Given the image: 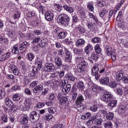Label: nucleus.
Masks as SVG:
<instances>
[{
	"label": "nucleus",
	"instance_id": "obj_52",
	"mask_svg": "<svg viewBox=\"0 0 128 128\" xmlns=\"http://www.w3.org/2000/svg\"><path fill=\"white\" fill-rule=\"evenodd\" d=\"M20 14L19 12H15V13L13 14L12 16L14 20H18L20 18Z\"/></svg>",
	"mask_w": 128,
	"mask_h": 128
},
{
	"label": "nucleus",
	"instance_id": "obj_55",
	"mask_svg": "<svg viewBox=\"0 0 128 128\" xmlns=\"http://www.w3.org/2000/svg\"><path fill=\"white\" fill-rule=\"evenodd\" d=\"M28 60L32 62L34 58V54L32 53H30L28 54Z\"/></svg>",
	"mask_w": 128,
	"mask_h": 128
},
{
	"label": "nucleus",
	"instance_id": "obj_9",
	"mask_svg": "<svg viewBox=\"0 0 128 128\" xmlns=\"http://www.w3.org/2000/svg\"><path fill=\"white\" fill-rule=\"evenodd\" d=\"M25 108H23V110L26 112V110H30V108L32 106V98H30L26 100L24 103Z\"/></svg>",
	"mask_w": 128,
	"mask_h": 128
},
{
	"label": "nucleus",
	"instance_id": "obj_57",
	"mask_svg": "<svg viewBox=\"0 0 128 128\" xmlns=\"http://www.w3.org/2000/svg\"><path fill=\"white\" fill-rule=\"evenodd\" d=\"M12 90H20V86L18 85H15L11 88Z\"/></svg>",
	"mask_w": 128,
	"mask_h": 128
},
{
	"label": "nucleus",
	"instance_id": "obj_11",
	"mask_svg": "<svg viewBox=\"0 0 128 128\" xmlns=\"http://www.w3.org/2000/svg\"><path fill=\"white\" fill-rule=\"evenodd\" d=\"M10 68L14 76H18L20 74V70L18 68V67L16 66L14 64H11L10 65Z\"/></svg>",
	"mask_w": 128,
	"mask_h": 128
},
{
	"label": "nucleus",
	"instance_id": "obj_46",
	"mask_svg": "<svg viewBox=\"0 0 128 128\" xmlns=\"http://www.w3.org/2000/svg\"><path fill=\"white\" fill-rule=\"evenodd\" d=\"M100 114L102 116H104V118L106 117L108 114V112L105 110H100L99 111Z\"/></svg>",
	"mask_w": 128,
	"mask_h": 128
},
{
	"label": "nucleus",
	"instance_id": "obj_34",
	"mask_svg": "<svg viewBox=\"0 0 128 128\" xmlns=\"http://www.w3.org/2000/svg\"><path fill=\"white\" fill-rule=\"evenodd\" d=\"M118 104V100H110L109 104H108V106H111V108H114Z\"/></svg>",
	"mask_w": 128,
	"mask_h": 128
},
{
	"label": "nucleus",
	"instance_id": "obj_13",
	"mask_svg": "<svg viewBox=\"0 0 128 128\" xmlns=\"http://www.w3.org/2000/svg\"><path fill=\"white\" fill-rule=\"evenodd\" d=\"M100 82L102 86H108L110 78L108 77H102L100 80Z\"/></svg>",
	"mask_w": 128,
	"mask_h": 128
},
{
	"label": "nucleus",
	"instance_id": "obj_10",
	"mask_svg": "<svg viewBox=\"0 0 128 128\" xmlns=\"http://www.w3.org/2000/svg\"><path fill=\"white\" fill-rule=\"evenodd\" d=\"M60 28H56L54 30L55 32H58V38L59 40H62V38H64L66 36V32H60Z\"/></svg>",
	"mask_w": 128,
	"mask_h": 128
},
{
	"label": "nucleus",
	"instance_id": "obj_22",
	"mask_svg": "<svg viewBox=\"0 0 128 128\" xmlns=\"http://www.w3.org/2000/svg\"><path fill=\"white\" fill-rule=\"evenodd\" d=\"M85 70L86 68L78 64L77 68L76 70V72H79L80 74H84Z\"/></svg>",
	"mask_w": 128,
	"mask_h": 128
},
{
	"label": "nucleus",
	"instance_id": "obj_23",
	"mask_svg": "<svg viewBox=\"0 0 128 128\" xmlns=\"http://www.w3.org/2000/svg\"><path fill=\"white\" fill-rule=\"evenodd\" d=\"M65 78L66 80L70 82H74L76 80V77L72 74H66Z\"/></svg>",
	"mask_w": 128,
	"mask_h": 128
},
{
	"label": "nucleus",
	"instance_id": "obj_41",
	"mask_svg": "<svg viewBox=\"0 0 128 128\" xmlns=\"http://www.w3.org/2000/svg\"><path fill=\"white\" fill-rule=\"evenodd\" d=\"M40 42V37L38 36L32 39V44H38Z\"/></svg>",
	"mask_w": 128,
	"mask_h": 128
},
{
	"label": "nucleus",
	"instance_id": "obj_18",
	"mask_svg": "<svg viewBox=\"0 0 128 128\" xmlns=\"http://www.w3.org/2000/svg\"><path fill=\"white\" fill-rule=\"evenodd\" d=\"M20 122L22 124H26L28 122V116L26 115L24 116L21 118Z\"/></svg>",
	"mask_w": 128,
	"mask_h": 128
},
{
	"label": "nucleus",
	"instance_id": "obj_30",
	"mask_svg": "<svg viewBox=\"0 0 128 128\" xmlns=\"http://www.w3.org/2000/svg\"><path fill=\"white\" fill-rule=\"evenodd\" d=\"M84 100V96H82V94H79L76 100V102L77 104H82Z\"/></svg>",
	"mask_w": 128,
	"mask_h": 128
},
{
	"label": "nucleus",
	"instance_id": "obj_2",
	"mask_svg": "<svg viewBox=\"0 0 128 128\" xmlns=\"http://www.w3.org/2000/svg\"><path fill=\"white\" fill-rule=\"evenodd\" d=\"M58 22L64 26H68L70 24V16L66 14H60L58 16Z\"/></svg>",
	"mask_w": 128,
	"mask_h": 128
},
{
	"label": "nucleus",
	"instance_id": "obj_45",
	"mask_svg": "<svg viewBox=\"0 0 128 128\" xmlns=\"http://www.w3.org/2000/svg\"><path fill=\"white\" fill-rule=\"evenodd\" d=\"M108 85L110 88H116L118 86V83L116 82H111L108 84Z\"/></svg>",
	"mask_w": 128,
	"mask_h": 128
},
{
	"label": "nucleus",
	"instance_id": "obj_36",
	"mask_svg": "<svg viewBox=\"0 0 128 128\" xmlns=\"http://www.w3.org/2000/svg\"><path fill=\"white\" fill-rule=\"evenodd\" d=\"M12 52L14 54H18V46L16 44L14 45L12 48Z\"/></svg>",
	"mask_w": 128,
	"mask_h": 128
},
{
	"label": "nucleus",
	"instance_id": "obj_61",
	"mask_svg": "<svg viewBox=\"0 0 128 128\" xmlns=\"http://www.w3.org/2000/svg\"><path fill=\"white\" fill-rule=\"evenodd\" d=\"M121 43L126 48H128V42L124 39L121 40Z\"/></svg>",
	"mask_w": 128,
	"mask_h": 128
},
{
	"label": "nucleus",
	"instance_id": "obj_33",
	"mask_svg": "<svg viewBox=\"0 0 128 128\" xmlns=\"http://www.w3.org/2000/svg\"><path fill=\"white\" fill-rule=\"evenodd\" d=\"M100 90H102V88L96 85L92 86V92H96V94H98V92Z\"/></svg>",
	"mask_w": 128,
	"mask_h": 128
},
{
	"label": "nucleus",
	"instance_id": "obj_43",
	"mask_svg": "<svg viewBox=\"0 0 128 128\" xmlns=\"http://www.w3.org/2000/svg\"><path fill=\"white\" fill-rule=\"evenodd\" d=\"M114 114L112 112H109L107 116H106V118L108 120H112V119L114 118Z\"/></svg>",
	"mask_w": 128,
	"mask_h": 128
},
{
	"label": "nucleus",
	"instance_id": "obj_25",
	"mask_svg": "<svg viewBox=\"0 0 128 128\" xmlns=\"http://www.w3.org/2000/svg\"><path fill=\"white\" fill-rule=\"evenodd\" d=\"M75 30L78 32L80 34L84 33V28L80 26H78L75 27Z\"/></svg>",
	"mask_w": 128,
	"mask_h": 128
},
{
	"label": "nucleus",
	"instance_id": "obj_39",
	"mask_svg": "<svg viewBox=\"0 0 128 128\" xmlns=\"http://www.w3.org/2000/svg\"><path fill=\"white\" fill-rule=\"evenodd\" d=\"M94 50L96 54H100L102 52V49L100 48V45L99 44H97L94 46Z\"/></svg>",
	"mask_w": 128,
	"mask_h": 128
},
{
	"label": "nucleus",
	"instance_id": "obj_56",
	"mask_svg": "<svg viewBox=\"0 0 128 128\" xmlns=\"http://www.w3.org/2000/svg\"><path fill=\"white\" fill-rule=\"evenodd\" d=\"M2 120L4 122V123L8 122V116L6 115H2Z\"/></svg>",
	"mask_w": 128,
	"mask_h": 128
},
{
	"label": "nucleus",
	"instance_id": "obj_21",
	"mask_svg": "<svg viewBox=\"0 0 128 128\" xmlns=\"http://www.w3.org/2000/svg\"><path fill=\"white\" fill-rule=\"evenodd\" d=\"M63 8H64V10H66V12H68L70 14L74 12V8L66 4L63 6Z\"/></svg>",
	"mask_w": 128,
	"mask_h": 128
},
{
	"label": "nucleus",
	"instance_id": "obj_38",
	"mask_svg": "<svg viewBox=\"0 0 128 128\" xmlns=\"http://www.w3.org/2000/svg\"><path fill=\"white\" fill-rule=\"evenodd\" d=\"M84 44V40L83 39H78L76 43V46H80Z\"/></svg>",
	"mask_w": 128,
	"mask_h": 128
},
{
	"label": "nucleus",
	"instance_id": "obj_32",
	"mask_svg": "<svg viewBox=\"0 0 128 128\" xmlns=\"http://www.w3.org/2000/svg\"><path fill=\"white\" fill-rule=\"evenodd\" d=\"M90 58H92V60H98V54L96 52H94L91 54Z\"/></svg>",
	"mask_w": 128,
	"mask_h": 128
},
{
	"label": "nucleus",
	"instance_id": "obj_3",
	"mask_svg": "<svg viewBox=\"0 0 128 128\" xmlns=\"http://www.w3.org/2000/svg\"><path fill=\"white\" fill-rule=\"evenodd\" d=\"M114 96L112 92H106L103 93L100 97L101 100L108 104V102H110L112 98Z\"/></svg>",
	"mask_w": 128,
	"mask_h": 128
},
{
	"label": "nucleus",
	"instance_id": "obj_15",
	"mask_svg": "<svg viewBox=\"0 0 128 128\" xmlns=\"http://www.w3.org/2000/svg\"><path fill=\"white\" fill-rule=\"evenodd\" d=\"M4 102L6 104V106H8L10 108H11V110L14 108V103L10 100V98H6L4 100Z\"/></svg>",
	"mask_w": 128,
	"mask_h": 128
},
{
	"label": "nucleus",
	"instance_id": "obj_58",
	"mask_svg": "<svg viewBox=\"0 0 128 128\" xmlns=\"http://www.w3.org/2000/svg\"><path fill=\"white\" fill-rule=\"evenodd\" d=\"M60 84L61 88H64L66 86V80H62L60 82Z\"/></svg>",
	"mask_w": 128,
	"mask_h": 128
},
{
	"label": "nucleus",
	"instance_id": "obj_12",
	"mask_svg": "<svg viewBox=\"0 0 128 128\" xmlns=\"http://www.w3.org/2000/svg\"><path fill=\"white\" fill-rule=\"evenodd\" d=\"M10 68L14 76H18L20 74V70L18 68V67L16 66L14 64H11L10 65Z\"/></svg>",
	"mask_w": 128,
	"mask_h": 128
},
{
	"label": "nucleus",
	"instance_id": "obj_14",
	"mask_svg": "<svg viewBox=\"0 0 128 128\" xmlns=\"http://www.w3.org/2000/svg\"><path fill=\"white\" fill-rule=\"evenodd\" d=\"M70 88H72V84H68L66 88H62V94H68L70 92Z\"/></svg>",
	"mask_w": 128,
	"mask_h": 128
},
{
	"label": "nucleus",
	"instance_id": "obj_37",
	"mask_svg": "<svg viewBox=\"0 0 128 128\" xmlns=\"http://www.w3.org/2000/svg\"><path fill=\"white\" fill-rule=\"evenodd\" d=\"M42 84H40L38 86H36V87H35L34 89H33V92H34L35 94H36V92H38V90H42Z\"/></svg>",
	"mask_w": 128,
	"mask_h": 128
},
{
	"label": "nucleus",
	"instance_id": "obj_35",
	"mask_svg": "<svg viewBox=\"0 0 128 128\" xmlns=\"http://www.w3.org/2000/svg\"><path fill=\"white\" fill-rule=\"evenodd\" d=\"M54 7L56 8V10L59 12H62V6L60 4H54Z\"/></svg>",
	"mask_w": 128,
	"mask_h": 128
},
{
	"label": "nucleus",
	"instance_id": "obj_29",
	"mask_svg": "<svg viewBox=\"0 0 128 128\" xmlns=\"http://www.w3.org/2000/svg\"><path fill=\"white\" fill-rule=\"evenodd\" d=\"M94 48L90 44H88L85 48V52L87 54H90V50H92Z\"/></svg>",
	"mask_w": 128,
	"mask_h": 128
},
{
	"label": "nucleus",
	"instance_id": "obj_27",
	"mask_svg": "<svg viewBox=\"0 0 128 128\" xmlns=\"http://www.w3.org/2000/svg\"><path fill=\"white\" fill-rule=\"evenodd\" d=\"M87 8L90 12H94V2H89L88 4Z\"/></svg>",
	"mask_w": 128,
	"mask_h": 128
},
{
	"label": "nucleus",
	"instance_id": "obj_59",
	"mask_svg": "<svg viewBox=\"0 0 128 128\" xmlns=\"http://www.w3.org/2000/svg\"><path fill=\"white\" fill-rule=\"evenodd\" d=\"M6 96V92L2 90L0 91V100L4 98Z\"/></svg>",
	"mask_w": 128,
	"mask_h": 128
},
{
	"label": "nucleus",
	"instance_id": "obj_54",
	"mask_svg": "<svg viewBox=\"0 0 128 128\" xmlns=\"http://www.w3.org/2000/svg\"><path fill=\"white\" fill-rule=\"evenodd\" d=\"M52 118V114H46L45 115V119L48 120V122Z\"/></svg>",
	"mask_w": 128,
	"mask_h": 128
},
{
	"label": "nucleus",
	"instance_id": "obj_48",
	"mask_svg": "<svg viewBox=\"0 0 128 128\" xmlns=\"http://www.w3.org/2000/svg\"><path fill=\"white\" fill-rule=\"evenodd\" d=\"M88 16L90 18H93V20H94V22H98V18H96L94 15V14H92V13H90L88 14Z\"/></svg>",
	"mask_w": 128,
	"mask_h": 128
},
{
	"label": "nucleus",
	"instance_id": "obj_8",
	"mask_svg": "<svg viewBox=\"0 0 128 128\" xmlns=\"http://www.w3.org/2000/svg\"><path fill=\"white\" fill-rule=\"evenodd\" d=\"M44 72H50L54 70V65L52 63H46L44 67Z\"/></svg>",
	"mask_w": 128,
	"mask_h": 128
},
{
	"label": "nucleus",
	"instance_id": "obj_40",
	"mask_svg": "<svg viewBox=\"0 0 128 128\" xmlns=\"http://www.w3.org/2000/svg\"><path fill=\"white\" fill-rule=\"evenodd\" d=\"M68 102V98L66 96L62 97V98L60 100V104H64Z\"/></svg>",
	"mask_w": 128,
	"mask_h": 128
},
{
	"label": "nucleus",
	"instance_id": "obj_62",
	"mask_svg": "<svg viewBox=\"0 0 128 128\" xmlns=\"http://www.w3.org/2000/svg\"><path fill=\"white\" fill-rule=\"evenodd\" d=\"M33 34L34 36H40L42 34V30H35L33 31Z\"/></svg>",
	"mask_w": 128,
	"mask_h": 128
},
{
	"label": "nucleus",
	"instance_id": "obj_28",
	"mask_svg": "<svg viewBox=\"0 0 128 128\" xmlns=\"http://www.w3.org/2000/svg\"><path fill=\"white\" fill-rule=\"evenodd\" d=\"M104 120L102 118H100L98 119H96L94 122L95 126H100L102 124V122Z\"/></svg>",
	"mask_w": 128,
	"mask_h": 128
},
{
	"label": "nucleus",
	"instance_id": "obj_60",
	"mask_svg": "<svg viewBox=\"0 0 128 128\" xmlns=\"http://www.w3.org/2000/svg\"><path fill=\"white\" fill-rule=\"evenodd\" d=\"M46 104L44 102H38L36 104V108H43V106H44Z\"/></svg>",
	"mask_w": 128,
	"mask_h": 128
},
{
	"label": "nucleus",
	"instance_id": "obj_50",
	"mask_svg": "<svg viewBox=\"0 0 128 128\" xmlns=\"http://www.w3.org/2000/svg\"><path fill=\"white\" fill-rule=\"evenodd\" d=\"M98 70H100L98 69V66H94L92 68V74L97 73Z\"/></svg>",
	"mask_w": 128,
	"mask_h": 128
},
{
	"label": "nucleus",
	"instance_id": "obj_53",
	"mask_svg": "<svg viewBox=\"0 0 128 128\" xmlns=\"http://www.w3.org/2000/svg\"><path fill=\"white\" fill-rule=\"evenodd\" d=\"M36 16V12L32 11V12H29L27 14V16L28 18H32V16Z\"/></svg>",
	"mask_w": 128,
	"mask_h": 128
},
{
	"label": "nucleus",
	"instance_id": "obj_42",
	"mask_svg": "<svg viewBox=\"0 0 128 128\" xmlns=\"http://www.w3.org/2000/svg\"><path fill=\"white\" fill-rule=\"evenodd\" d=\"M48 112L50 114H55L56 112V108L54 107H50L48 109Z\"/></svg>",
	"mask_w": 128,
	"mask_h": 128
},
{
	"label": "nucleus",
	"instance_id": "obj_44",
	"mask_svg": "<svg viewBox=\"0 0 128 128\" xmlns=\"http://www.w3.org/2000/svg\"><path fill=\"white\" fill-rule=\"evenodd\" d=\"M104 127L105 128H112V124L110 122H106L104 124Z\"/></svg>",
	"mask_w": 128,
	"mask_h": 128
},
{
	"label": "nucleus",
	"instance_id": "obj_5",
	"mask_svg": "<svg viewBox=\"0 0 128 128\" xmlns=\"http://www.w3.org/2000/svg\"><path fill=\"white\" fill-rule=\"evenodd\" d=\"M40 120V115L36 112H32L30 114V120L31 122H36Z\"/></svg>",
	"mask_w": 128,
	"mask_h": 128
},
{
	"label": "nucleus",
	"instance_id": "obj_24",
	"mask_svg": "<svg viewBox=\"0 0 128 128\" xmlns=\"http://www.w3.org/2000/svg\"><path fill=\"white\" fill-rule=\"evenodd\" d=\"M22 98V95L20 94H14L12 97V100L14 102H18Z\"/></svg>",
	"mask_w": 128,
	"mask_h": 128
},
{
	"label": "nucleus",
	"instance_id": "obj_26",
	"mask_svg": "<svg viewBox=\"0 0 128 128\" xmlns=\"http://www.w3.org/2000/svg\"><path fill=\"white\" fill-rule=\"evenodd\" d=\"M77 82V87L78 88H80V90H84V83L80 80H76Z\"/></svg>",
	"mask_w": 128,
	"mask_h": 128
},
{
	"label": "nucleus",
	"instance_id": "obj_7",
	"mask_svg": "<svg viewBox=\"0 0 128 128\" xmlns=\"http://www.w3.org/2000/svg\"><path fill=\"white\" fill-rule=\"evenodd\" d=\"M64 48L66 54L65 62H70H70H72V53H70V52L68 50V48Z\"/></svg>",
	"mask_w": 128,
	"mask_h": 128
},
{
	"label": "nucleus",
	"instance_id": "obj_63",
	"mask_svg": "<svg viewBox=\"0 0 128 128\" xmlns=\"http://www.w3.org/2000/svg\"><path fill=\"white\" fill-rule=\"evenodd\" d=\"M100 42V38L98 37H96L92 39V42Z\"/></svg>",
	"mask_w": 128,
	"mask_h": 128
},
{
	"label": "nucleus",
	"instance_id": "obj_19",
	"mask_svg": "<svg viewBox=\"0 0 128 128\" xmlns=\"http://www.w3.org/2000/svg\"><path fill=\"white\" fill-rule=\"evenodd\" d=\"M123 78L124 72L122 70L118 72L116 76V80L120 82V80H122Z\"/></svg>",
	"mask_w": 128,
	"mask_h": 128
},
{
	"label": "nucleus",
	"instance_id": "obj_47",
	"mask_svg": "<svg viewBox=\"0 0 128 128\" xmlns=\"http://www.w3.org/2000/svg\"><path fill=\"white\" fill-rule=\"evenodd\" d=\"M8 39L4 38L2 36H0V42H3L4 44H8Z\"/></svg>",
	"mask_w": 128,
	"mask_h": 128
},
{
	"label": "nucleus",
	"instance_id": "obj_17",
	"mask_svg": "<svg viewBox=\"0 0 128 128\" xmlns=\"http://www.w3.org/2000/svg\"><path fill=\"white\" fill-rule=\"evenodd\" d=\"M81 62L79 63L78 65L80 66H82V68H86V66H88V62L86 61H84V56H82L80 57Z\"/></svg>",
	"mask_w": 128,
	"mask_h": 128
},
{
	"label": "nucleus",
	"instance_id": "obj_6",
	"mask_svg": "<svg viewBox=\"0 0 128 128\" xmlns=\"http://www.w3.org/2000/svg\"><path fill=\"white\" fill-rule=\"evenodd\" d=\"M54 11L52 10H48L46 12L45 14V18L48 22H51V20H54Z\"/></svg>",
	"mask_w": 128,
	"mask_h": 128
},
{
	"label": "nucleus",
	"instance_id": "obj_31",
	"mask_svg": "<svg viewBox=\"0 0 128 128\" xmlns=\"http://www.w3.org/2000/svg\"><path fill=\"white\" fill-rule=\"evenodd\" d=\"M126 106L121 105L119 106L118 112L119 114H124V112H125L126 110Z\"/></svg>",
	"mask_w": 128,
	"mask_h": 128
},
{
	"label": "nucleus",
	"instance_id": "obj_1",
	"mask_svg": "<svg viewBox=\"0 0 128 128\" xmlns=\"http://www.w3.org/2000/svg\"><path fill=\"white\" fill-rule=\"evenodd\" d=\"M64 76V70H62L60 72L56 71L50 76L52 78V80L48 82V84L52 86V88H58V84L60 81V78H62Z\"/></svg>",
	"mask_w": 128,
	"mask_h": 128
},
{
	"label": "nucleus",
	"instance_id": "obj_4",
	"mask_svg": "<svg viewBox=\"0 0 128 128\" xmlns=\"http://www.w3.org/2000/svg\"><path fill=\"white\" fill-rule=\"evenodd\" d=\"M106 52L109 56H110L112 60H116V52L112 50V48L110 46H106Z\"/></svg>",
	"mask_w": 128,
	"mask_h": 128
},
{
	"label": "nucleus",
	"instance_id": "obj_16",
	"mask_svg": "<svg viewBox=\"0 0 128 128\" xmlns=\"http://www.w3.org/2000/svg\"><path fill=\"white\" fill-rule=\"evenodd\" d=\"M55 64H56L58 68H60L62 66V61L59 57H56L55 58Z\"/></svg>",
	"mask_w": 128,
	"mask_h": 128
},
{
	"label": "nucleus",
	"instance_id": "obj_49",
	"mask_svg": "<svg viewBox=\"0 0 128 128\" xmlns=\"http://www.w3.org/2000/svg\"><path fill=\"white\" fill-rule=\"evenodd\" d=\"M94 23L88 22L87 26H88L90 30H94Z\"/></svg>",
	"mask_w": 128,
	"mask_h": 128
},
{
	"label": "nucleus",
	"instance_id": "obj_64",
	"mask_svg": "<svg viewBox=\"0 0 128 128\" xmlns=\"http://www.w3.org/2000/svg\"><path fill=\"white\" fill-rule=\"evenodd\" d=\"M90 110L92 112H96L98 110V106L96 105H94L90 107Z\"/></svg>",
	"mask_w": 128,
	"mask_h": 128
},
{
	"label": "nucleus",
	"instance_id": "obj_20",
	"mask_svg": "<svg viewBox=\"0 0 128 128\" xmlns=\"http://www.w3.org/2000/svg\"><path fill=\"white\" fill-rule=\"evenodd\" d=\"M108 11L107 10H103L100 12V18H102L103 20H106L108 18Z\"/></svg>",
	"mask_w": 128,
	"mask_h": 128
},
{
	"label": "nucleus",
	"instance_id": "obj_51",
	"mask_svg": "<svg viewBox=\"0 0 128 128\" xmlns=\"http://www.w3.org/2000/svg\"><path fill=\"white\" fill-rule=\"evenodd\" d=\"M36 72H38V68L36 67H34L31 73L32 76H34L36 74Z\"/></svg>",
	"mask_w": 128,
	"mask_h": 128
}]
</instances>
